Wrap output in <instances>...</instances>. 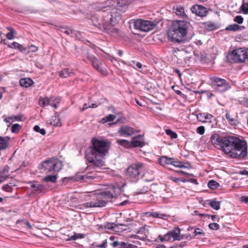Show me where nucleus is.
<instances>
[{
	"label": "nucleus",
	"instance_id": "obj_58",
	"mask_svg": "<svg viewBox=\"0 0 248 248\" xmlns=\"http://www.w3.org/2000/svg\"><path fill=\"white\" fill-rule=\"evenodd\" d=\"M226 117L227 120H228L230 122H232L233 121V118L231 116V115L229 113H227L226 114Z\"/></svg>",
	"mask_w": 248,
	"mask_h": 248
},
{
	"label": "nucleus",
	"instance_id": "obj_3",
	"mask_svg": "<svg viewBox=\"0 0 248 248\" xmlns=\"http://www.w3.org/2000/svg\"><path fill=\"white\" fill-rule=\"evenodd\" d=\"M190 23L186 20H176L172 22L168 32L169 39L173 42L183 41L189 31L191 30Z\"/></svg>",
	"mask_w": 248,
	"mask_h": 248
},
{
	"label": "nucleus",
	"instance_id": "obj_54",
	"mask_svg": "<svg viewBox=\"0 0 248 248\" xmlns=\"http://www.w3.org/2000/svg\"><path fill=\"white\" fill-rule=\"evenodd\" d=\"M19 44L15 42L13 43H11L10 45H9V46L12 48L17 49L18 47L19 46Z\"/></svg>",
	"mask_w": 248,
	"mask_h": 248
},
{
	"label": "nucleus",
	"instance_id": "obj_51",
	"mask_svg": "<svg viewBox=\"0 0 248 248\" xmlns=\"http://www.w3.org/2000/svg\"><path fill=\"white\" fill-rule=\"evenodd\" d=\"M197 132L200 134V135H202L204 134V131H205V128H204V127L203 126H200L199 127H198L197 128V130H196Z\"/></svg>",
	"mask_w": 248,
	"mask_h": 248
},
{
	"label": "nucleus",
	"instance_id": "obj_34",
	"mask_svg": "<svg viewBox=\"0 0 248 248\" xmlns=\"http://www.w3.org/2000/svg\"><path fill=\"white\" fill-rule=\"evenodd\" d=\"M208 186L210 188L215 189L217 188L219 186V185L217 182L214 180H210L208 183Z\"/></svg>",
	"mask_w": 248,
	"mask_h": 248
},
{
	"label": "nucleus",
	"instance_id": "obj_6",
	"mask_svg": "<svg viewBox=\"0 0 248 248\" xmlns=\"http://www.w3.org/2000/svg\"><path fill=\"white\" fill-rule=\"evenodd\" d=\"M134 25L135 29L145 32L150 31L154 29L157 25V22L154 21L139 19L134 21Z\"/></svg>",
	"mask_w": 248,
	"mask_h": 248
},
{
	"label": "nucleus",
	"instance_id": "obj_2",
	"mask_svg": "<svg viewBox=\"0 0 248 248\" xmlns=\"http://www.w3.org/2000/svg\"><path fill=\"white\" fill-rule=\"evenodd\" d=\"M92 146L88 148L85 152L87 160L97 168L105 165V156L109 149V143L96 139L92 140Z\"/></svg>",
	"mask_w": 248,
	"mask_h": 248
},
{
	"label": "nucleus",
	"instance_id": "obj_5",
	"mask_svg": "<svg viewBox=\"0 0 248 248\" xmlns=\"http://www.w3.org/2000/svg\"><path fill=\"white\" fill-rule=\"evenodd\" d=\"M63 166L62 162L57 159H51L42 163V167L47 172L59 171Z\"/></svg>",
	"mask_w": 248,
	"mask_h": 248
},
{
	"label": "nucleus",
	"instance_id": "obj_17",
	"mask_svg": "<svg viewBox=\"0 0 248 248\" xmlns=\"http://www.w3.org/2000/svg\"><path fill=\"white\" fill-rule=\"evenodd\" d=\"M173 158L168 157L167 156H162L158 159L159 164L165 168H168L170 165H171L172 160Z\"/></svg>",
	"mask_w": 248,
	"mask_h": 248
},
{
	"label": "nucleus",
	"instance_id": "obj_60",
	"mask_svg": "<svg viewBox=\"0 0 248 248\" xmlns=\"http://www.w3.org/2000/svg\"><path fill=\"white\" fill-rule=\"evenodd\" d=\"M170 179L176 183H178L180 181V179L178 178L171 177Z\"/></svg>",
	"mask_w": 248,
	"mask_h": 248
},
{
	"label": "nucleus",
	"instance_id": "obj_61",
	"mask_svg": "<svg viewBox=\"0 0 248 248\" xmlns=\"http://www.w3.org/2000/svg\"><path fill=\"white\" fill-rule=\"evenodd\" d=\"M9 188H10V186H9V185H8V184H6V185H4V186H3V187H2V189H3L4 190L6 191H9Z\"/></svg>",
	"mask_w": 248,
	"mask_h": 248
},
{
	"label": "nucleus",
	"instance_id": "obj_56",
	"mask_svg": "<svg viewBox=\"0 0 248 248\" xmlns=\"http://www.w3.org/2000/svg\"><path fill=\"white\" fill-rule=\"evenodd\" d=\"M107 246V240H105L102 244L97 245L96 247L101 248H106Z\"/></svg>",
	"mask_w": 248,
	"mask_h": 248
},
{
	"label": "nucleus",
	"instance_id": "obj_19",
	"mask_svg": "<svg viewBox=\"0 0 248 248\" xmlns=\"http://www.w3.org/2000/svg\"><path fill=\"white\" fill-rule=\"evenodd\" d=\"M173 57V58L175 59V58L178 59V61H181L183 59V57L184 54H185V53L179 49H178L177 48L173 49L172 51Z\"/></svg>",
	"mask_w": 248,
	"mask_h": 248
},
{
	"label": "nucleus",
	"instance_id": "obj_46",
	"mask_svg": "<svg viewBox=\"0 0 248 248\" xmlns=\"http://www.w3.org/2000/svg\"><path fill=\"white\" fill-rule=\"evenodd\" d=\"M233 20L238 24H241L243 22V18L240 16H237L235 17Z\"/></svg>",
	"mask_w": 248,
	"mask_h": 248
},
{
	"label": "nucleus",
	"instance_id": "obj_64",
	"mask_svg": "<svg viewBox=\"0 0 248 248\" xmlns=\"http://www.w3.org/2000/svg\"><path fill=\"white\" fill-rule=\"evenodd\" d=\"M98 105H99V104H97L96 103H92L91 104L89 105V107H90V108H95Z\"/></svg>",
	"mask_w": 248,
	"mask_h": 248
},
{
	"label": "nucleus",
	"instance_id": "obj_15",
	"mask_svg": "<svg viewBox=\"0 0 248 248\" xmlns=\"http://www.w3.org/2000/svg\"><path fill=\"white\" fill-rule=\"evenodd\" d=\"M131 147H142L144 146L145 143L143 140L141 135H139L133 137L131 141Z\"/></svg>",
	"mask_w": 248,
	"mask_h": 248
},
{
	"label": "nucleus",
	"instance_id": "obj_38",
	"mask_svg": "<svg viewBox=\"0 0 248 248\" xmlns=\"http://www.w3.org/2000/svg\"><path fill=\"white\" fill-rule=\"evenodd\" d=\"M84 237V234L81 233H77L73 235H72L69 239H68V240H76L78 238H82Z\"/></svg>",
	"mask_w": 248,
	"mask_h": 248
},
{
	"label": "nucleus",
	"instance_id": "obj_37",
	"mask_svg": "<svg viewBox=\"0 0 248 248\" xmlns=\"http://www.w3.org/2000/svg\"><path fill=\"white\" fill-rule=\"evenodd\" d=\"M204 121L203 123L211 122L212 120L214 119V117L212 115L207 113H204Z\"/></svg>",
	"mask_w": 248,
	"mask_h": 248
},
{
	"label": "nucleus",
	"instance_id": "obj_59",
	"mask_svg": "<svg viewBox=\"0 0 248 248\" xmlns=\"http://www.w3.org/2000/svg\"><path fill=\"white\" fill-rule=\"evenodd\" d=\"M132 62L133 63V64H135L136 66L139 69H141L142 67V64L139 62H135V61H132Z\"/></svg>",
	"mask_w": 248,
	"mask_h": 248
},
{
	"label": "nucleus",
	"instance_id": "obj_42",
	"mask_svg": "<svg viewBox=\"0 0 248 248\" xmlns=\"http://www.w3.org/2000/svg\"><path fill=\"white\" fill-rule=\"evenodd\" d=\"M116 118L115 115L113 114H109L106 116L103 120L105 121V122H111Z\"/></svg>",
	"mask_w": 248,
	"mask_h": 248
},
{
	"label": "nucleus",
	"instance_id": "obj_9",
	"mask_svg": "<svg viewBox=\"0 0 248 248\" xmlns=\"http://www.w3.org/2000/svg\"><path fill=\"white\" fill-rule=\"evenodd\" d=\"M142 170V164H134L129 166L126 170V175L132 178L138 177Z\"/></svg>",
	"mask_w": 248,
	"mask_h": 248
},
{
	"label": "nucleus",
	"instance_id": "obj_16",
	"mask_svg": "<svg viewBox=\"0 0 248 248\" xmlns=\"http://www.w3.org/2000/svg\"><path fill=\"white\" fill-rule=\"evenodd\" d=\"M112 246L114 248H136V246L131 244H129L128 243H126L124 242H119L117 241H115L113 242L111 244Z\"/></svg>",
	"mask_w": 248,
	"mask_h": 248
},
{
	"label": "nucleus",
	"instance_id": "obj_53",
	"mask_svg": "<svg viewBox=\"0 0 248 248\" xmlns=\"http://www.w3.org/2000/svg\"><path fill=\"white\" fill-rule=\"evenodd\" d=\"M171 235L170 232H167L164 235V240H166V241H170L171 239Z\"/></svg>",
	"mask_w": 248,
	"mask_h": 248
},
{
	"label": "nucleus",
	"instance_id": "obj_48",
	"mask_svg": "<svg viewBox=\"0 0 248 248\" xmlns=\"http://www.w3.org/2000/svg\"><path fill=\"white\" fill-rule=\"evenodd\" d=\"M165 216V215L161 214L159 212H153V217H154L162 218Z\"/></svg>",
	"mask_w": 248,
	"mask_h": 248
},
{
	"label": "nucleus",
	"instance_id": "obj_41",
	"mask_svg": "<svg viewBox=\"0 0 248 248\" xmlns=\"http://www.w3.org/2000/svg\"><path fill=\"white\" fill-rule=\"evenodd\" d=\"M38 47L34 45H31L26 48V50L28 52V53L35 52H36L38 50Z\"/></svg>",
	"mask_w": 248,
	"mask_h": 248
},
{
	"label": "nucleus",
	"instance_id": "obj_29",
	"mask_svg": "<svg viewBox=\"0 0 248 248\" xmlns=\"http://www.w3.org/2000/svg\"><path fill=\"white\" fill-rule=\"evenodd\" d=\"M43 180L47 183H55L57 180V176L55 175H48L43 178Z\"/></svg>",
	"mask_w": 248,
	"mask_h": 248
},
{
	"label": "nucleus",
	"instance_id": "obj_43",
	"mask_svg": "<svg viewBox=\"0 0 248 248\" xmlns=\"http://www.w3.org/2000/svg\"><path fill=\"white\" fill-rule=\"evenodd\" d=\"M20 128V125L18 124H14L12 126L11 131L13 133L17 132Z\"/></svg>",
	"mask_w": 248,
	"mask_h": 248
},
{
	"label": "nucleus",
	"instance_id": "obj_63",
	"mask_svg": "<svg viewBox=\"0 0 248 248\" xmlns=\"http://www.w3.org/2000/svg\"><path fill=\"white\" fill-rule=\"evenodd\" d=\"M64 32L66 34L69 35L72 33L73 31L70 29H65L64 31Z\"/></svg>",
	"mask_w": 248,
	"mask_h": 248
},
{
	"label": "nucleus",
	"instance_id": "obj_35",
	"mask_svg": "<svg viewBox=\"0 0 248 248\" xmlns=\"http://www.w3.org/2000/svg\"><path fill=\"white\" fill-rule=\"evenodd\" d=\"M8 172L5 170H3L2 172H0V183L3 182L8 176Z\"/></svg>",
	"mask_w": 248,
	"mask_h": 248
},
{
	"label": "nucleus",
	"instance_id": "obj_47",
	"mask_svg": "<svg viewBox=\"0 0 248 248\" xmlns=\"http://www.w3.org/2000/svg\"><path fill=\"white\" fill-rule=\"evenodd\" d=\"M31 187L34 188V190H41L43 189V186L39 184H33L31 185Z\"/></svg>",
	"mask_w": 248,
	"mask_h": 248
},
{
	"label": "nucleus",
	"instance_id": "obj_22",
	"mask_svg": "<svg viewBox=\"0 0 248 248\" xmlns=\"http://www.w3.org/2000/svg\"><path fill=\"white\" fill-rule=\"evenodd\" d=\"M171 165L175 167L179 168H191L189 164H187V166H186L185 163L180 161H174V159L172 160Z\"/></svg>",
	"mask_w": 248,
	"mask_h": 248
},
{
	"label": "nucleus",
	"instance_id": "obj_52",
	"mask_svg": "<svg viewBox=\"0 0 248 248\" xmlns=\"http://www.w3.org/2000/svg\"><path fill=\"white\" fill-rule=\"evenodd\" d=\"M93 201H92L91 202H86V203L83 204L82 205V206L83 208L94 207V205H93Z\"/></svg>",
	"mask_w": 248,
	"mask_h": 248
},
{
	"label": "nucleus",
	"instance_id": "obj_57",
	"mask_svg": "<svg viewBox=\"0 0 248 248\" xmlns=\"http://www.w3.org/2000/svg\"><path fill=\"white\" fill-rule=\"evenodd\" d=\"M240 200L242 202L247 203H248V196H242L241 197Z\"/></svg>",
	"mask_w": 248,
	"mask_h": 248
},
{
	"label": "nucleus",
	"instance_id": "obj_4",
	"mask_svg": "<svg viewBox=\"0 0 248 248\" xmlns=\"http://www.w3.org/2000/svg\"><path fill=\"white\" fill-rule=\"evenodd\" d=\"M120 189L119 186L111 185L108 190L101 192L100 197H99L95 201H93L94 207H102L106 204L108 200L114 198L117 196Z\"/></svg>",
	"mask_w": 248,
	"mask_h": 248
},
{
	"label": "nucleus",
	"instance_id": "obj_13",
	"mask_svg": "<svg viewBox=\"0 0 248 248\" xmlns=\"http://www.w3.org/2000/svg\"><path fill=\"white\" fill-rule=\"evenodd\" d=\"M87 58L94 68L102 73H104L105 72V70H103L101 63L98 62L94 55L88 53L87 55Z\"/></svg>",
	"mask_w": 248,
	"mask_h": 248
},
{
	"label": "nucleus",
	"instance_id": "obj_14",
	"mask_svg": "<svg viewBox=\"0 0 248 248\" xmlns=\"http://www.w3.org/2000/svg\"><path fill=\"white\" fill-rule=\"evenodd\" d=\"M191 11L193 13L200 16H205L207 15V11L206 9L201 5L196 4L191 8Z\"/></svg>",
	"mask_w": 248,
	"mask_h": 248
},
{
	"label": "nucleus",
	"instance_id": "obj_21",
	"mask_svg": "<svg viewBox=\"0 0 248 248\" xmlns=\"http://www.w3.org/2000/svg\"><path fill=\"white\" fill-rule=\"evenodd\" d=\"M205 28L209 31L214 30L218 28L217 25L211 21L203 23Z\"/></svg>",
	"mask_w": 248,
	"mask_h": 248
},
{
	"label": "nucleus",
	"instance_id": "obj_23",
	"mask_svg": "<svg viewBox=\"0 0 248 248\" xmlns=\"http://www.w3.org/2000/svg\"><path fill=\"white\" fill-rule=\"evenodd\" d=\"M243 28H244L243 27H241L235 24H233L227 26L226 27L225 30L226 31H236L239 30H241Z\"/></svg>",
	"mask_w": 248,
	"mask_h": 248
},
{
	"label": "nucleus",
	"instance_id": "obj_39",
	"mask_svg": "<svg viewBox=\"0 0 248 248\" xmlns=\"http://www.w3.org/2000/svg\"><path fill=\"white\" fill-rule=\"evenodd\" d=\"M33 129L35 131L37 132H39L43 135H45L46 134V130L44 128H40V127L38 125H35Z\"/></svg>",
	"mask_w": 248,
	"mask_h": 248
},
{
	"label": "nucleus",
	"instance_id": "obj_27",
	"mask_svg": "<svg viewBox=\"0 0 248 248\" xmlns=\"http://www.w3.org/2000/svg\"><path fill=\"white\" fill-rule=\"evenodd\" d=\"M50 124L55 126H61L60 119L59 117L56 115L53 116L51 118Z\"/></svg>",
	"mask_w": 248,
	"mask_h": 248
},
{
	"label": "nucleus",
	"instance_id": "obj_11",
	"mask_svg": "<svg viewBox=\"0 0 248 248\" xmlns=\"http://www.w3.org/2000/svg\"><path fill=\"white\" fill-rule=\"evenodd\" d=\"M135 130L133 128L128 125H122L118 129L117 133L121 137H129L132 136Z\"/></svg>",
	"mask_w": 248,
	"mask_h": 248
},
{
	"label": "nucleus",
	"instance_id": "obj_49",
	"mask_svg": "<svg viewBox=\"0 0 248 248\" xmlns=\"http://www.w3.org/2000/svg\"><path fill=\"white\" fill-rule=\"evenodd\" d=\"M241 9L244 13H248V2L247 3L243 4L241 6Z\"/></svg>",
	"mask_w": 248,
	"mask_h": 248
},
{
	"label": "nucleus",
	"instance_id": "obj_30",
	"mask_svg": "<svg viewBox=\"0 0 248 248\" xmlns=\"http://www.w3.org/2000/svg\"><path fill=\"white\" fill-rule=\"evenodd\" d=\"M209 205L214 209L218 210L220 209V202L213 200L210 201Z\"/></svg>",
	"mask_w": 248,
	"mask_h": 248
},
{
	"label": "nucleus",
	"instance_id": "obj_50",
	"mask_svg": "<svg viewBox=\"0 0 248 248\" xmlns=\"http://www.w3.org/2000/svg\"><path fill=\"white\" fill-rule=\"evenodd\" d=\"M204 113H200L197 115V118L198 121L203 123V122L204 121Z\"/></svg>",
	"mask_w": 248,
	"mask_h": 248
},
{
	"label": "nucleus",
	"instance_id": "obj_25",
	"mask_svg": "<svg viewBox=\"0 0 248 248\" xmlns=\"http://www.w3.org/2000/svg\"><path fill=\"white\" fill-rule=\"evenodd\" d=\"M115 6L117 9L123 10L126 9L127 6L124 0H117Z\"/></svg>",
	"mask_w": 248,
	"mask_h": 248
},
{
	"label": "nucleus",
	"instance_id": "obj_26",
	"mask_svg": "<svg viewBox=\"0 0 248 248\" xmlns=\"http://www.w3.org/2000/svg\"><path fill=\"white\" fill-rule=\"evenodd\" d=\"M174 12L176 15L182 17H185L186 16L184 11V8L181 6L176 7Z\"/></svg>",
	"mask_w": 248,
	"mask_h": 248
},
{
	"label": "nucleus",
	"instance_id": "obj_62",
	"mask_svg": "<svg viewBox=\"0 0 248 248\" xmlns=\"http://www.w3.org/2000/svg\"><path fill=\"white\" fill-rule=\"evenodd\" d=\"M90 107H89V105L87 104H85L82 108L81 109V111H83L84 110H86V109H87L88 108H89Z\"/></svg>",
	"mask_w": 248,
	"mask_h": 248
},
{
	"label": "nucleus",
	"instance_id": "obj_24",
	"mask_svg": "<svg viewBox=\"0 0 248 248\" xmlns=\"http://www.w3.org/2000/svg\"><path fill=\"white\" fill-rule=\"evenodd\" d=\"M72 75H73V73L68 68L64 69L59 73L60 77L63 78L70 77Z\"/></svg>",
	"mask_w": 248,
	"mask_h": 248
},
{
	"label": "nucleus",
	"instance_id": "obj_32",
	"mask_svg": "<svg viewBox=\"0 0 248 248\" xmlns=\"http://www.w3.org/2000/svg\"><path fill=\"white\" fill-rule=\"evenodd\" d=\"M19 119L17 116L13 115L7 118H5L4 119V121L6 123H8L10 124H12V123L15 121H18Z\"/></svg>",
	"mask_w": 248,
	"mask_h": 248
},
{
	"label": "nucleus",
	"instance_id": "obj_7",
	"mask_svg": "<svg viewBox=\"0 0 248 248\" xmlns=\"http://www.w3.org/2000/svg\"><path fill=\"white\" fill-rule=\"evenodd\" d=\"M230 57L234 62H243L248 58V49L239 48L232 51Z\"/></svg>",
	"mask_w": 248,
	"mask_h": 248
},
{
	"label": "nucleus",
	"instance_id": "obj_8",
	"mask_svg": "<svg viewBox=\"0 0 248 248\" xmlns=\"http://www.w3.org/2000/svg\"><path fill=\"white\" fill-rule=\"evenodd\" d=\"M211 81L212 85L218 92L226 91L230 88L228 82L224 79L213 77L211 78Z\"/></svg>",
	"mask_w": 248,
	"mask_h": 248
},
{
	"label": "nucleus",
	"instance_id": "obj_28",
	"mask_svg": "<svg viewBox=\"0 0 248 248\" xmlns=\"http://www.w3.org/2000/svg\"><path fill=\"white\" fill-rule=\"evenodd\" d=\"M137 233L138 234V238L140 240H143L146 237L145 229L144 228H140L137 231Z\"/></svg>",
	"mask_w": 248,
	"mask_h": 248
},
{
	"label": "nucleus",
	"instance_id": "obj_31",
	"mask_svg": "<svg viewBox=\"0 0 248 248\" xmlns=\"http://www.w3.org/2000/svg\"><path fill=\"white\" fill-rule=\"evenodd\" d=\"M7 29L10 31L9 32L6 34L7 38L9 40L13 39L15 38L16 31L10 27H8Z\"/></svg>",
	"mask_w": 248,
	"mask_h": 248
},
{
	"label": "nucleus",
	"instance_id": "obj_33",
	"mask_svg": "<svg viewBox=\"0 0 248 248\" xmlns=\"http://www.w3.org/2000/svg\"><path fill=\"white\" fill-rule=\"evenodd\" d=\"M48 98H42L39 100V104L41 107H46L49 105Z\"/></svg>",
	"mask_w": 248,
	"mask_h": 248
},
{
	"label": "nucleus",
	"instance_id": "obj_40",
	"mask_svg": "<svg viewBox=\"0 0 248 248\" xmlns=\"http://www.w3.org/2000/svg\"><path fill=\"white\" fill-rule=\"evenodd\" d=\"M166 133L168 135H169L171 139H176L177 137V135L176 133L172 131L170 129H166Z\"/></svg>",
	"mask_w": 248,
	"mask_h": 248
},
{
	"label": "nucleus",
	"instance_id": "obj_1",
	"mask_svg": "<svg viewBox=\"0 0 248 248\" xmlns=\"http://www.w3.org/2000/svg\"><path fill=\"white\" fill-rule=\"evenodd\" d=\"M213 144L221 148L232 158L243 159L247 155V143L237 138L230 137L222 138L219 134H213L210 139Z\"/></svg>",
	"mask_w": 248,
	"mask_h": 248
},
{
	"label": "nucleus",
	"instance_id": "obj_12",
	"mask_svg": "<svg viewBox=\"0 0 248 248\" xmlns=\"http://www.w3.org/2000/svg\"><path fill=\"white\" fill-rule=\"evenodd\" d=\"M98 178L97 176V173L96 171H93L86 174H79L77 175L76 177V179L77 181L80 180L81 181L83 182H88L90 180Z\"/></svg>",
	"mask_w": 248,
	"mask_h": 248
},
{
	"label": "nucleus",
	"instance_id": "obj_18",
	"mask_svg": "<svg viewBox=\"0 0 248 248\" xmlns=\"http://www.w3.org/2000/svg\"><path fill=\"white\" fill-rule=\"evenodd\" d=\"M169 232L173 241L180 240L183 239V236L180 235V229L178 227Z\"/></svg>",
	"mask_w": 248,
	"mask_h": 248
},
{
	"label": "nucleus",
	"instance_id": "obj_45",
	"mask_svg": "<svg viewBox=\"0 0 248 248\" xmlns=\"http://www.w3.org/2000/svg\"><path fill=\"white\" fill-rule=\"evenodd\" d=\"M210 229L213 230H217L219 229V225L217 223H211L209 224Z\"/></svg>",
	"mask_w": 248,
	"mask_h": 248
},
{
	"label": "nucleus",
	"instance_id": "obj_20",
	"mask_svg": "<svg viewBox=\"0 0 248 248\" xmlns=\"http://www.w3.org/2000/svg\"><path fill=\"white\" fill-rule=\"evenodd\" d=\"M19 83L21 86L27 88L32 85L33 81L30 78H24L20 80Z\"/></svg>",
	"mask_w": 248,
	"mask_h": 248
},
{
	"label": "nucleus",
	"instance_id": "obj_44",
	"mask_svg": "<svg viewBox=\"0 0 248 248\" xmlns=\"http://www.w3.org/2000/svg\"><path fill=\"white\" fill-rule=\"evenodd\" d=\"M48 101L50 102L48 105L51 106L55 108H57V104L55 103V99H54V97H51L50 98H48Z\"/></svg>",
	"mask_w": 248,
	"mask_h": 248
},
{
	"label": "nucleus",
	"instance_id": "obj_55",
	"mask_svg": "<svg viewBox=\"0 0 248 248\" xmlns=\"http://www.w3.org/2000/svg\"><path fill=\"white\" fill-rule=\"evenodd\" d=\"M203 233V232L202 230L200 229V228H196L195 229V230L194 231V236H196L198 234H202Z\"/></svg>",
	"mask_w": 248,
	"mask_h": 248
},
{
	"label": "nucleus",
	"instance_id": "obj_10",
	"mask_svg": "<svg viewBox=\"0 0 248 248\" xmlns=\"http://www.w3.org/2000/svg\"><path fill=\"white\" fill-rule=\"evenodd\" d=\"M114 23L115 22H113L112 18H111L110 24L106 23L103 24L99 23L98 25H95V26L108 33L113 34L118 32V30L112 25L114 24Z\"/></svg>",
	"mask_w": 248,
	"mask_h": 248
},
{
	"label": "nucleus",
	"instance_id": "obj_36",
	"mask_svg": "<svg viewBox=\"0 0 248 248\" xmlns=\"http://www.w3.org/2000/svg\"><path fill=\"white\" fill-rule=\"evenodd\" d=\"M117 142L125 147H131V143L128 140H117Z\"/></svg>",
	"mask_w": 248,
	"mask_h": 248
}]
</instances>
